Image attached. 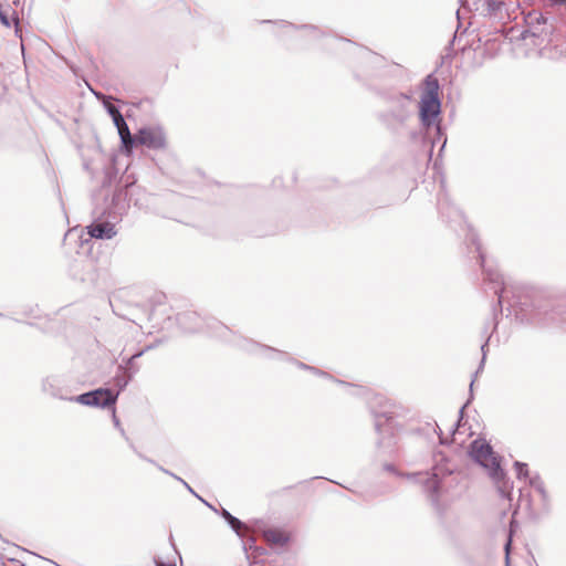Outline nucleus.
Returning <instances> with one entry per match:
<instances>
[{"label": "nucleus", "instance_id": "1", "mask_svg": "<svg viewBox=\"0 0 566 566\" xmlns=\"http://www.w3.org/2000/svg\"><path fill=\"white\" fill-rule=\"evenodd\" d=\"M440 113L439 83L429 75L424 81V88L420 101V117L426 126H430Z\"/></svg>", "mask_w": 566, "mask_h": 566}, {"label": "nucleus", "instance_id": "2", "mask_svg": "<svg viewBox=\"0 0 566 566\" xmlns=\"http://www.w3.org/2000/svg\"><path fill=\"white\" fill-rule=\"evenodd\" d=\"M471 457L481 465L492 469L495 479H503L504 472L500 468V463L494 455L491 446L483 439L474 440L470 447Z\"/></svg>", "mask_w": 566, "mask_h": 566}, {"label": "nucleus", "instance_id": "3", "mask_svg": "<svg viewBox=\"0 0 566 566\" xmlns=\"http://www.w3.org/2000/svg\"><path fill=\"white\" fill-rule=\"evenodd\" d=\"M136 142L148 148L160 149L166 146V136L159 127H145L136 134Z\"/></svg>", "mask_w": 566, "mask_h": 566}, {"label": "nucleus", "instance_id": "4", "mask_svg": "<svg viewBox=\"0 0 566 566\" xmlns=\"http://www.w3.org/2000/svg\"><path fill=\"white\" fill-rule=\"evenodd\" d=\"M116 398L117 395L109 389H97L78 396L77 401L87 406L109 407L115 403Z\"/></svg>", "mask_w": 566, "mask_h": 566}, {"label": "nucleus", "instance_id": "5", "mask_svg": "<svg viewBox=\"0 0 566 566\" xmlns=\"http://www.w3.org/2000/svg\"><path fill=\"white\" fill-rule=\"evenodd\" d=\"M262 536L268 544L274 546H284L291 539V534L280 527H268L262 531Z\"/></svg>", "mask_w": 566, "mask_h": 566}, {"label": "nucleus", "instance_id": "6", "mask_svg": "<svg viewBox=\"0 0 566 566\" xmlns=\"http://www.w3.org/2000/svg\"><path fill=\"white\" fill-rule=\"evenodd\" d=\"M87 232L95 239H111L116 234L114 226L109 222L93 223L87 227Z\"/></svg>", "mask_w": 566, "mask_h": 566}, {"label": "nucleus", "instance_id": "7", "mask_svg": "<svg viewBox=\"0 0 566 566\" xmlns=\"http://www.w3.org/2000/svg\"><path fill=\"white\" fill-rule=\"evenodd\" d=\"M122 143H123L124 148L126 149V151L130 153L132 149H133L134 144L137 143V142H136V137L133 138L132 136H129L128 139L123 138Z\"/></svg>", "mask_w": 566, "mask_h": 566}, {"label": "nucleus", "instance_id": "8", "mask_svg": "<svg viewBox=\"0 0 566 566\" xmlns=\"http://www.w3.org/2000/svg\"><path fill=\"white\" fill-rule=\"evenodd\" d=\"M122 143H123L124 148L126 149V151L130 153L132 149H133L134 144L137 143V142H136V137L133 138L132 136H129L128 139L123 138Z\"/></svg>", "mask_w": 566, "mask_h": 566}, {"label": "nucleus", "instance_id": "9", "mask_svg": "<svg viewBox=\"0 0 566 566\" xmlns=\"http://www.w3.org/2000/svg\"><path fill=\"white\" fill-rule=\"evenodd\" d=\"M515 465L518 471V476L526 478L528 475V468L525 463L516 462Z\"/></svg>", "mask_w": 566, "mask_h": 566}, {"label": "nucleus", "instance_id": "10", "mask_svg": "<svg viewBox=\"0 0 566 566\" xmlns=\"http://www.w3.org/2000/svg\"><path fill=\"white\" fill-rule=\"evenodd\" d=\"M118 134L120 136V139H123V138L128 139V137L132 136L127 124H125L124 126L118 128Z\"/></svg>", "mask_w": 566, "mask_h": 566}, {"label": "nucleus", "instance_id": "11", "mask_svg": "<svg viewBox=\"0 0 566 566\" xmlns=\"http://www.w3.org/2000/svg\"><path fill=\"white\" fill-rule=\"evenodd\" d=\"M113 122L117 129L126 124L122 114H118L117 116L113 117Z\"/></svg>", "mask_w": 566, "mask_h": 566}, {"label": "nucleus", "instance_id": "12", "mask_svg": "<svg viewBox=\"0 0 566 566\" xmlns=\"http://www.w3.org/2000/svg\"><path fill=\"white\" fill-rule=\"evenodd\" d=\"M106 108H107L109 115L112 116V118L117 116L118 114H120V112L111 103L106 104Z\"/></svg>", "mask_w": 566, "mask_h": 566}, {"label": "nucleus", "instance_id": "13", "mask_svg": "<svg viewBox=\"0 0 566 566\" xmlns=\"http://www.w3.org/2000/svg\"><path fill=\"white\" fill-rule=\"evenodd\" d=\"M229 517H230V523H231V525H232L234 528H238V527L240 526V524H241V523H240V521H239V520H237L235 517L231 516V515H229Z\"/></svg>", "mask_w": 566, "mask_h": 566}, {"label": "nucleus", "instance_id": "14", "mask_svg": "<svg viewBox=\"0 0 566 566\" xmlns=\"http://www.w3.org/2000/svg\"><path fill=\"white\" fill-rule=\"evenodd\" d=\"M428 481H431L433 483V486H434V490L437 489V485H438V478L436 474H433L430 479H428Z\"/></svg>", "mask_w": 566, "mask_h": 566}, {"label": "nucleus", "instance_id": "15", "mask_svg": "<svg viewBox=\"0 0 566 566\" xmlns=\"http://www.w3.org/2000/svg\"><path fill=\"white\" fill-rule=\"evenodd\" d=\"M157 565H158V566H176V565H172V564H168V565H167V564L161 563V562H160V563H158Z\"/></svg>", "mask_w": 566, "mask_h": 566}, {"label": "nucleus", "instance_id": "16", "mask_svg": "<svg viewBox=\"0 0 566 566\" xmlns=\"http://www.w3.org/2000/svg\"><path fill=\"white\" fill-rule=\"evenodd\" d=\"M554 3H564L566 0H552Z\"/></svg>", "mask_w": 566, "mask_h": 566}]
</instances>
